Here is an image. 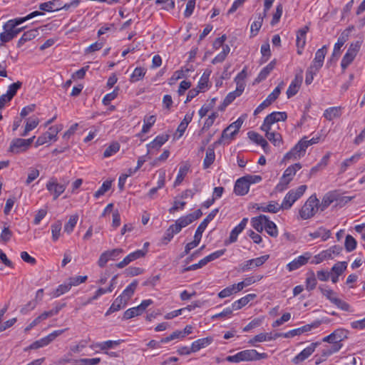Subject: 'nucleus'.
<instances>
[{"label":"nucleus","instance_id":"1","mask_svg":"<svg viewBox=\"0 0 365 365\" xmlns=\"http://www.w3.org/2000/svg\"><path fill=\"white\" fill-rule=\"evenodd\" d=\"M43 15L44 14L43 12L35 11L28 14L25 17L16 18L8 21L3 26L4 31L0 34V46H3L4 43L12 40L24 29V27L17 28V26L34 17Z\"/></svg>","mask_w":365,"mask_h":365},{"label":"nucleus","instance_id":"2","mask_svg":"<svg viewBox=\"0 0 365 365\" xmlns=\"http://www.w3.org/2000/svg\"><path fill=\"white\" fill-rule=\"evenodd\" d=\"M351 199L350 197L343 196L339 190H331L324 195L319 207L321 210L324 211L334 202H336L337 205H341L348 202Z\"/></svg>","mask_w":365,"mask_h":365},{"label":"nucleus","instance_id":"3","mask_svg":"<svg viewBox=\"0 0 365 365\" xmlns=\"http://www.w3.org/2000/svg\"><path fill=\"white\" fill-rule=\"evenodd\" d=\"M307 188V185H302L296 189L290 190L284 197L281 204L282 210L290 209L292 205L304 195Z\"/></svg>","mask_w":365,"mask_h":365},{"label":"nucleus","instance_id":"4","mask_svg":"<svg viewBox=\"0 0 365 365\" xmlns=\"http://www.w3.org/2000/svg\"><path fill=\"white\" fill-rule=\"evenodd\" d=\"M319 201L316 195H312L299 210V215L303 220H307L313 217L319 207Z\"/></svg>","mask_w":365,"mask_h":365},{"label":"nucleus","instance_id":"5","mask_svg":"<svg viewBox=\"0 0 365 365\" xmlns=\"http://www.w3.org/2000/svg\"><path fill=\"white\" fill-rule=\"evenodd\" d=\"M361 47V43L359 41H356L355 43H351L349 46L346 53L342 58L341 62V66L343 72L346 70V68L352 63L354 60L357 53L359 52Z\"/></svg>","mask_w":365,"mask_h":365},{"label":"nucleus","instance_id":"6","mask_svg":"<svg viewBox=\"0 0 365 365\" xmlns=\"http://www.w3.org/2000/svg\"><path fill=\"white\" fill-rule=\"evenodd\" d=\"M287 118L286 112H272L267 115L260 127L262 130H272V125L279 121H284Z\"/></svg>","mask_w":365,"mask_h":365},{"label":"nucleus","instance_id":"7","mask_svg":"<svg viewBox=\"0 0 365 365\" xmlns=\"http://www.w3.org/2000/svg\"><path fill=\"white\" fill-rule=\"evenodd\" d=\"M307 150L304 140L301 139L288 153L284 156V160H297L303 157Z\"/></svg>","mask_w":365,"mask_h":365},{"label":"nucleus","instance_id":"8","mask_svg":"<svg viewBox=\"0 0 365 365\" xmlns=\"http://www.w3.org/2000/svg\"><path fill=\"white\" fill-rule=\"evenodd\" d=\"M64 331V329L56 330L52 333L49 334L48 336L33 342L27 349H26V350L37 349L46 346L48 344H49L51 341H53L57 336L63 334Z\"/></svg>","mask_w":365,"mask_h":365},{"label":"nucleus","instance_id":"9","mask_svg":"<svg viewBox=\"0 0 365 365\" xmlns=\"http://www.w3.org/2000/svg\"><path fill=\"white\" fill-rule=\"evenodd\" d=\"M46 189L53 195V199L56 200L66 190V185L60 184L56 178H51L46 183Z\"/></svg>","mask_w":365,"mask_h":365},{"label":"nucleus","instance_id":"10","mask_svg":"<svg viewBox=\"0 0 365 365\" xmlns=\"http://www.w3.org/2000/svg\"><path fill=\"white\" fill-rule=\"evenodd\" d=\"M255 349H247L238 352L235 355L228 356L226 361L229 362L239 363L242 361H255Z\"/></svg>","mask_w":365,"mask_h":365},{"label":"nucleus","instance_id":"11","mask_svg":"<svg viewBox=\"0 0 365 365\" xmlns=\"http://www.w3.org/2000/svg\"><path fill=\"white\" fill-rule=\"evenodd\" d=\"M312 258V254L309 252H304L302 255L295 258L287 265V268L289 272L298 269L301 267L308 263Z\"/></svg>","mask_w":365,"mask_h":365},{"label":"nucleus","instance_id":"12","mask_svg":"<svg viewBox=\"0 0 365 365\" xmlns=\"http://www.w3.org/2000/svg\"><path fill=\"white\" fill-rule=\"evenodd\" d=\"M269 256L266 255L255 259L247 260L240 265V269L242 272H246L254 267H260L269 259Z\"/></svg>","mask_w":365,"mask_h":365},{"label":"nucleus","instance_id":"13","mask_svg":"<svg viewBox=\"0 0 365 365\" xmlns=\"http://www.w3.org/2000/svg\"><path fill=\"white\" fill-rule=\"evenodd\" d=\"M243 122L244 119L242 117H240L236 121L231 123L223 130L222 137L233 138L234 136L238 133Z\"/></svg>","mask_w":365,"mask_h":365},{"label":"nucleus","instance_id":"14","mask_svg":"<svg viewBox=\"0 0 365 365\" xmlns=\"http://www.w3.org/2000/svg\"><path fill=\"white\" fill-rule=\"evenodd\" d=\"M319 344V342L312 343L309 346L304 349L299 354H298L293 359L292 362L298 364L304 361L309 356H311L315 351V349Z\"/></svg>","mask_w":365,"mask_h":365},{"label":"nucleus","instance_id":"15","mask_svg":"<svg viewBox=\"0 0 365 365\" xmlns=\"http://www.w3.org/2000/svg\"><path fill=\"white\" fill-rule=\"evenodd\" d=\"M58 133V130L56 127H55V126L50 127L48 131L44 133L41 136L38 137V138L36 141V143H35V146L38 147L39 145H42L46 143L47 142L51 140L52 139L56 138Z\"/></svg>","mask_w":365,"mask_h":365},{"label":"nucleus","instance_id":"16","mask_svg":"<svg viewBox=\"0 0 365 365\" xmlns=\"http://www.w3.org/2000/svg\"><path fill=\"white\" fill-rule=\"evenodd\" d=\"M327 53V46H323L321 48L318 49L315 53V56L310 66H312L316 70H319L324 63L325 56Z\"/></svg>","mask_w":365,"mask_h":365},{"label":"nucleus","instance_id":"17","mask_svg":"<svg viewBox=\"0 0 365 365\" xmlns=\"http://www.w3.org/2000/svg\"><path fill=\"white\" fill-rule=\"evenodd\" d=\"M145 255V252L141 250H136L129 254L121 262L116 264V267L119 269H122L130 264L131 262L144 257Z\"/></svg>","mask_w":365,"mask_h":365},{"label":"nucleus","instance_id":"18","mask_svg":"<svg viewBox=\"0 0 365 365\" xmlns=\"http://www.w3.org/2000/svg\"><path fill=\"white\" fill-rule=\"evenodd\" d=\"M349 334V331L345 329H337L334 331L331 334L332 339V344L333 345H340L341 348L342 347L341 341L344 339H347Z\"/></svg>","mask_w":365,"mask_h":365},{"label":"nucleus","instance_id":"19","mask_svg":"<svg viewBox=\"0 0 365 365\" xmlns=\"http://www.w3.org/2000/svg\"><path fill=\"white\" fill-rule=\"evenodd\" d=\"M249 190L250 186L244 176L237 180L234 187V192L237 195H245L249 192Z\"/></svg>","mask_w":365,"mask_h":365},{"label":"nucleus","instance_id":"20","mask_svg":"<svg viewBox=\"0 0 365 365\" xmlns=\"http://www.w3.org/2000/svg\"><path fill=\"white\" fill-rule=\"evenodd\" d=\"M302 82V76L301 75H296L287 91V96L288 98H292L297 93Z\"/></svg>","mask_w":365,"mask_h":365},{"label":"nucleus","instance_id":"21","mask_svg":"<svg viewBox=\"0 0 365 365\" xmlns=\"http://www.w3.org/2000/svg\"><path fill=\"white\" fill-rule=\"evenodd\" d=\"M247 221H248L247 218H246V217L243 218L242 220V221L240 222V224L232 229V230L230 232V237H229L228 243H233L237 241L238 235L245 228Z\"/></svg>","mask_w":365,"mask_h":365},{"label":"nucleus","instance_id":"22","mask_svg":"<svg viewBox=\"0 0 365 365\" xmlns=\"http://www.w3.org/2000/svg\"><path fill=\"white\" fill-rule=\"evenodd\" d=\"M309 30L308 26H304L297 32L296 44L298 48L304 49L306 45V36Z\"/></svg>","mask_w":365,"mask_h":365},{"label":"nucleus","instance_id":"23","mask_svg":"<svg viewBox=\"0 0 365 365\" xmlns=\"http://www.w3.org/2000/svg\"><path fill=\"white\" fill-rule=\"evenodd\" d=\"M212 337L199 339L192 343L190 351H192V352H197L201 349L210 345L212 342Z\"/></svg>","mask_w":365,"mask_h":365},{"label":"nucleus","instance_id":"24","mask_svg":"<svg viewBox=\"0 0 365 365\" xmlns=\"http://www.w3.org/2000/svg\"><path fill=\"white\" fill-rule=\"evenodd\" d=\"M257 295L255 294H249L246 296L240 298V299L235 301L232 303V307L233 310H239L242 309L243 307L247 305L250 301L255 299Z\"/></svg>","mask_w":365,"mask_h":365},{"label":"nucleus","instance_id":"25","mask_svg":"<svg viewBox=\"0 0 365 365\" xmlns=\"http://www.w3.org/2000/svg\"><path fill=\"white\" fill-rule=\"evenodd\" d=\"M266 221H268V217L264 215H260L258 217H252L251 223L254 229L259 232H262L264 230Z\"/></svg>","mask_w":365,"mask_h":365},{"label":"nucleus","instance_id":"26","mask_svg":"<svg viewBox=\"0 0 365 365\" xmlns=\"http://www.w3.org/2000/svg\"><path fill=\"white\" fill-rule=\"evenodd\" d=\"M38 35V31L37 29H30L26 32H24L22 36L20 38L17 43V46L20 48L26 42L31 41L35 38Z\"/></svg>","mask_w":365,"mask_h":365},{"label":"nucleus","instance_id":"27","mask_svg":"<svg viewBox=\"0 0 365 365\" xmlns=\"http://www.w3.org/2000/svg\"><path fill=\"white\" fill-rule=\"evenodd\" d=\"M138 280H133L123 292V293L120 295L122 299L125 300L127 303L130 299L132 296L134 294V292L138 286Z\"/></svg>","mask_w":365,"mask_h":365},{"label":"nucleus","instance_id":"28","mask_svg":"<svg viewBox=\"0 0 365 365\" xmlns=\"http://www.w3.org/2000/svg\"><path fill=\"white\" fill-rule=\"evenodd\" d=\"M219 212V209L216 208L211 211V212L203 220V221L199 225L195 232L202 235L203 232L206 229L208 223L212 221L217 214Z\"/></svg>","mask_w":365,"mask_h":365},{"label":"nucleus","instance_id":"29","mask_svg":"<svg viewBox=\"0 0 365 365\" xmlns=\"http://www.w3.org/2000/svg\"><path fill=\"white\" fill-rule=\"evenodd\" d=\"M128 303L125 302L122 297L118 296L114 302L112 303L110 308L108 309V311L106 312V316H108L111 314L113 312H118L122 308L125 307Z\"/></svg>","mask_w":365,"mask_h":365},{"label":"nucleus","instance_id":"30","mask_svg":"<svg viewBox=\"0 0 365 365\" xmlns=\"http://www.w3.org/2000/svg\"><path fill=\"white\" fill-rule=\"evenodd\" d=\"M39 9L43 11L52 12L60 10L61 4L58 3V0H52L40 4Z\"/></svg>","mask_w":365,"mask_h":365},{"label":"nucleus","instance_id":"31","mask_svg":"<svg viewBox=\"0 0 365 365\" xmlns=\"http://www.w3.org/2000/svg\"><path fill=\"white\" fill-rule=\"evenodd\" d=\"M309 236L312 239L322 238V241H326L331 236V231L323 227H319L314 232L309 233Z\"/></svg>","mask_w":365,"mask_h":365},{"label":"nucleus","instance_id":"32","mask_svg":"<svg viewBox=\"0 0 365 365\" xmlns=\"http://www.w3.org/2000/svg\"><path fill=\"white\" fill-rule=\"evenodd\" d=\"M215 159V149L213 145H210L207 150L205 158L203 160V168L207 169L214 163Z\"/></svg>","mask_w":365,"mask_h":365},{"label":"nucleus","instance_id":"33","mask_svg":"<svg viewBox=\"0 0 365 365\" xmlns=\"http://www.w3.org/2000/svg\"><path fill=\"white\" fill-rule=\"evenodd\" d=\"M24 143L25 139L16 138L14 140L10 145L11 152L19 153L21 151L26 150L28 148Z\"/></svg>","mask_w":365,"mask_h":365},{"label":"nucleus","instance_id":"34","mask_svg":"<svg viewBox=\"0 0 365 365\" xmlns=\"http://www.w3.org/2000/svg\"><path fill=\"white\" fill-rule=\"evenodd\" d=\"M191 223L192 221L189 217L188 215H187L185 216L180 217L178 220L175 221L174 224L171 225L174 227V229H175V231H177L179 233L183 227H185L186 226L189 225Z\"/></svg>","mask_w":365,"mask_h":365},{"label":"nucleus","instance_id":"35","mask_svg":"<svg viewBox=\"0 0 365 365\" xmlns=\"http://www.w3.org/2000/svg\"><path fill=\"white\" fill-rule=\"evenodd\" d=\"M247 135L251 140L262 146L263 149H265V148L268 146L267 141L259 133L254 131H250Z\"/></svg>","mask_w":365,"mask_h":365},{"label":"nucleus","instance_id":"36","mask_svg":"<svg viewBox=\"0 0 365 365\" xmlns=\"http://www.w3.org/2000/svg\"><path fill=\"white\" fill-rule=\"evenodd\" d=\"M261 211L264 212L277 213L282 210L281 205L276 201H270L267 205L262 204L260 206Z\"/></svg>","mask_w":365,"mask_h":365},{"label":"nucleus","instance_id":"37","mask_svg":"<svg viewBox=\"0 0 365 365\" xmlns=\"http://www.w3.org/2000/svg\"><path fill=\"white\" fill-rule=\"evenodd\" d=\"M122 341V340H108L103 342L96 343L93 346V347L98 348L101 350L104 351L118 346Z\"/></svg>","mask_w":365,"mask_h":365},{"label":"nucleus","instance_id":"38","mask_svg":"<svg viewBox=\"0 0 365 365\" xmlns=\"http://www.w3.org/2000/svg\"><path fill=\"white\" fill-rule=\"evenodd\" d=\"M169 136L168 135H158L152 142L148 145V149L158 150L165 142L168 140Z\"/></svg>","mask_w":365,"mask_h":365},{"label":"nucleus","instance_id":"39","mask_svg":"<svg viewBox=\"0 0 365 365\" xmlns=\"http://www.w3.org/2000/svg\"><path fill=\"white\" fill-rule=\"evenodd\" d=\"M190 170V165L188 164H184L181 165L179 168L178 174L177 178L174 182V187H177L181 184L183 181L185 177L187 175L188 171Z\"/></svg>","mask_w":365,"mask_h":365},{"label":"nucleus","instance_id":"40","mask_svg":"<svg viewBox=\"0 0 365 365\" xmlns=\"http://www.w3.org/2000/svg\"><path fill=\"white\" fill-rule=\"evenodd\" d=\"M242 86H239V88L236 87L235 91L229 93L223 101V106L227 107L231 103H232L235 99L240 96L244 91L241 89Z\"/></svg>","mask_w":365,"mask_h":365},{"label":"nucleus","instance_id":"41","mask_svg":"<svg viewBox=\"0 0 365 365\" xmlns=\"http://www.w3.org/2000/svg\"><path fill=\"white\" fill-rule=\"evenodd\" d=\"M266 138L274 145H279L282 143V136L279 133L272 132L271 130H263Z\"/></svg>","mask_w":365,"mask_h":365},{"label":"nucleus","instance_id":"42","mask_svg":"<svg viewBox=\"0 0 365 365\" xmlns=\"http://www.w3.org/2000/svg\"><path fill=\"white\" fill-rule=\"evenodd\" d=\"M341 107H331L324 110V117L328 120H332L341 115Z\"/></svg>","mask_w":365,"mask_h":365},{"label":"nucleus","instance_id":"43","mask_svg":"<svg viewBox=\"0 0 365 365\" xmlns=\"http://www.w3.org/2000/svg\"><path fill=\"white\" fill-rule=\"evenodd\" d=\"M276 65V61H272L269 64H267L259 73L256 81H261L264 80L270 72L274 69Z\"/></svg>","mask_w":365,"mask_h":365},{"label":"nucleus","instance_id":"44","mask_svg":"<svg viewBox=\"0 0 365 365\" xmlns=\"http://www.w3.org/2000/svg\"><path fill=\"white\" fill-rule=\"evenodd\" d=\"M277 337L272 336V333H260L250 340V343L254 344L256 342H262L275 339Z\"/></svg>","mask_w":365,"mask_h":365},{"label":"nucleus","instance_id":"45","mask_svg":"<svg viewBox=\"0 0 365 365\" xmlns=\"http://www.w3.org/2000/svg\"><path fill=\"white\" fill-rule=\"evenodd\" d=\"M143 313V312L141 310V309L139 307V306H137V307H132L130 309H127L123 313V319L125 320L130 319L135 317L141 315Z\"/></svg>","mask_w":365,"mask_h":365},{"label":"nucleus","instance_id":"46","mask_svg":"<svg viewBox=\"0 0 365 365\" xmlns=\"http://www.w3.org/2000/svg\"><path fill=\"white\" fill-rule=\"evenodd\" d=\"M361 158V154H355L352 155L351 158L346 159L341 164L340 173H344L347 168L350 166L351 164L356 163Z\"/></svg>","mask_w":365,"mask_h":365},{"label":"nucleus","instance_id":"47","mask_svg":"<svg viewBox=\"0 0 365 365\" xmlns=\"http://www.w3.org/2000/svg\"><path fill=\"white\" fill-rule=\"evenodd\" d=\"M146 73V69L142 67H137L135 68L132 75L130 76V82H137L142 80Z\"/></svg>","mask_w":365,"mask_h":365},{"label":"nucleus","instance_id":"48","mask_svg":"<svg viewBox=\"0 0 365 365\" xmlns=\"http://www.w3.org/2000/svg\"><path fill=\"white\" fill-rule=\"evenodd\" d=\"M62 228V223L61 221H56L51 226V234H52V240L54 242H56L61 235V231Z\"/></svg>","mask_w":365,"mask_h":365},{"label":"nucleus","instance_id":"49","mask_svg":"<svg viewBox=\"0 0 365 365\" xmlns=\"http://www.w3.org/2000/svg\"><path fill=\"white\" fill-rule=\"evenodd\" d=\"M306 289L308 291H312L316 288L317 282L315 274L314 272H310L307 274V277L306 278Z\"/></svg>","mask_w":365,"mask_h":365},{"label":"nucleus","instance_id":"50","mask_svg":"<svg viewBox=\"0 0 365 365\" xmlns=\"http://www.w3.org/2000/svg\"><path fill=\"white\" fill-rule=\"evenodd\" d=\"M302 168V165L300 163H295L292 165L289 166L284 172L283 175L289 179H293L294 176L296 175L297 170Z\"/></svg>","mask_w":365,"mask_h":365},{"label":"nucleus","instance_id":"51","mask_svg":"<svg viewBox=\"0 0 365 365\" xmlns=\"http://www.w3.org/2000/svg\"><path fill=\"white\" fill-rule=\"evenodd\" d=\"M264 230L271 237H276L278 235V230L277 225L275 223L268 218V221H266L264 225Z\"/></svg>","mask_w":365,"mask_h":365},{"label":"nucleus","instance_id":"52","mask_svg":"<svg viewBox=\"0 0 365 365\" xmlns=\"http://www.w3.org/2000/svg\"><path fill=\"white\" fill-rule=\"evenodd\" d=\"M348 34L345 31L342 32L340 36L339 37L337 42L335 43L333 51V54L338 53L340 52L341 48L344 46L345 42L348 39Z\"/></svg>","mask_w":365,"mask_h":365},{"label":"nucleus","instance_id":"53","mask_svg":"<svg viewBox=\"0 0 365 365\" xmlns=\"http://www.w3.org/2000/svg\"><path fill=\"white\" fill-rule=\"evenodd\" d=\"M342 251V247L339 245H334L329 249L324 250V252L327 259H333L334 257L339 255Z\"/></svg>","mask_w":365,"mask_h":365},{"label":"nucleus","instance_id":"54","mask_svg":"<svg viewBox=\"0 0 365 365\" xmlns=\"http://www.w3.org/2000/svg\"><path fill=\"white\" fill-rule=\"evenodd\" d=\"M120 150V144L118 142L112 143L108 147H107L103 153L104 158H109Z\"/></svg>","mask_w":365,"mask_h":365},{"label":"nucleus","instance_id":"55","mask_svg":"<svg viewBox=\"0 0 365 365\" xmlns=\"http://www.w3.org/2000/svg\"><path fill=\"white\" fill-rule=\"evenodd\" d=\"M78 220V216L77 215H71L67 223L64 225V232L68 234L71 233L77 224Z\"/></svg>","mask_w":365,"mask_h":365},{"label":"nucleus","instance_id":"56","mask_svg":"<svg viewBox=\"0 0 365 365\" xmlns=\"http://www.w3.org/2000/svg\"><path fill=\"white\" fill-rule=\"evenodd\" d=\"M230 48L229 46L225 45L222 48V51L212 59V63L215 64L222 62L227 57V54L230 53Z\"/></svg>","mask_w":365,"mask_h":365},{"label":"nucleus","instance_id":"57","mask_svg":"<svg viewBox=\"0 0 365 365\" xmlns=\"http://www.w3.org/2000/svg\"><path fill=\"white\" fill-rule=\"evenodd\" d=\"M257 280V279H256L255 277H249L245 278L243 281L237 284H235L237 288V291H242L245 287L254 284Z\"/></svg>","mask_w":365,"mask_h":365},{"label":"nucleus","instance_id":"58","mask_svg":"<svg viewBox=\"0 0 365 365\" xmlns=\"http://www.w3.org/2000/svg\"><path fill=\"white\" fill-rule=\"evenodd\" d=\"M178 232L175 231V229L170 225L165 231L163 237L162 238V243L164 245H167L169 242L171 241L174 235L178 234Z\"/></svg>","mask_w":365,"mask_h":365},{"label":"nucleus","instance_id":"59","mask_svg":"<svg viewBox=\"0 0 365 365\" xmlns=\"http://www.w3.org/2000/svg\"><path fill=\"white\" fill-rule=\"evenodd\" d=\"M237 292H239L237 291V288L235 287V284H234L230 287H227L223 289L222 291H220L218 293V297L220 298H225V297H230L232 294L237 293Z\"/></svg>","mask_w":365,"mask_h":365},{"label":"nucleus","instance_id":"60","mask_svg":"<svg viewBox=\"0 0 365 365\" xmlns=\"http://www.w3.org/2000/svg\"><path fill=\"white\" fill-rule=\"evenodd\" d=\"M246 77H247V71H246V68H244L241 72H240L237 74V76L235 78V81L236 83L237 88H239V86H242L241 89L242 91L245 90V79L246 78Z\"/></svg>","mask_w":365,"mask_h":365},{"label":"nucleus","instance_id":"61","mask_svg":"<svg viewBox=\"0 0 365 365\" xmlns=\"http://www.w3.org/2000/svg\"><path fill=\"white\" fill-rule=\"evenodd\" d=\"M291 181L292 180L289 179L288 178H286L284 175H282L279 183L275 187V190L279 192L284 191L287 188L288 185L290 183Z\"/></svg>","mask_w":365,"mask_h":365},{"label":"nucleus","instance_id":"62","mask_svg":"<svg viewBox=\"0 0 365 365\" xmlns=\"http://www.w3.org/2000/svg\"><path fill=\"white\" fill-rule=\"evenodd\" d=\"M111 187V181H104L101 187L94 193V197L98 198L101 195H103Z\"/></svg>","mask_w":365,"mask_h":365},{"label":"nucleus","instance_id":"63","mask_svg":"<svg viewBox=\"0 0 365 365\" xmlns=\"http://www.w3.org/2000/svg\"><path fill=\"white\" fill-rule=\"evenodd\" d=\"M347 263L346 262H339L331 268V271L337 276L341 275L346 269Z\"/></svg>","mask_w":365,"mask_h":365},{"label":"nucleus","instance_id":"64","mask_svg":"<svg viewBox=\"0 0 365 365\" xmlns=\"http://www.w3.org/2000/svg\"><path fill=\"white\" fill-rule=\"evenodd\" d=\"M344 246L347 252H351L356 247V241L351 235H348L345 239Z\"/></svg>","mask_w":365,"mask_h":365}]
</instances>
